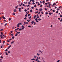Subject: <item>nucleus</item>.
Instances as JSON below:
<instances>
[{"label": "nucleus", "instance_id": "nucleus-1", "mask_svg": "<svg viewBox=\"0 0 62 62\" xmlns=\"http://www.w3.org/2000/svg\"><path fill=\"white\" fill-rule=\"evenodd\" d=\"M20 23H19L17 25V27H19V25H20Z\"/></svg>", "mask_w": 62, "mask_h": 62}, {"label": "nucleus", "instance_id": "nucleus-2", "mask_svg": "<svg viewBox=\"0 0 62 62\" xmlns=\"http://www.w3.org/2000/svg\"><path fill=\"white\" fill-rule=\"evenodd\" d=\"M35 21H36L37 23H38V18H36L35 19Z\"/></svg>", "mask_w": 62, "mask_h": 62}, {"label": "nucleus", "instance_id": "nucleus-3", "mask_svg": "<svg viewBox=\"0 0 62 62\" xmlns=\"http://www.w3.org/2000/svg\"><path fill=\"white\" fill-rule=\"evenodd\" d=\"M18 9H19L20 12H21V8H18Z\"/></svg>", "mask_w": 62, "mask_h": 62}, {"label": "nucleus", "instance_id": "nucleus-4", "mask_svg": "<svg viewBox=\"0 0 62 62\" xmlns=\"http://www.w3.org/2000/svg\"><path fill=\"white\" fill-rule=\"evenodd\" d=\"M2 18L3 19H6V18L5 17H4V16H2Z\"/></svg>", "mask_w": 62, "mask_h": 62}, {"label": "nucleus", "instance_id": "nucleus-5", "mask_svg": "<svg viewBox=\"0 0 62 62\" xmlns=\"http://www.w3.org/2000/svg\"><path fill=\"white\" fill-rule=\"evenodd\" d=\"M54 5H56V3H54V4L52 5V6H54Z\"/></svg>", "mask_w": 62, "mask_h": 62}, {"label": "nucleus", "instance_id": "nucleus-6", "mask_svg": "<svg viewBox=\"0 0 62 62\" xmlns=\"http://www.w3.org/2000/svg\"><path fill=\"white\" fill-rule=\"evenodd\" d=\"M14 12H17V10H16V9H15L14 10Z\"/></svg>", "mask_w": 62, "mask_h": 62}, {"label": "nucleus", "instance_id": "nucleus-7", "mask_svg": "<svg viewBox=\"0 0 62 62\" xmlns=\"http://www.w3.org/2000/svg\"><path fill=\"white\" fill-rule=\"evenodd\" d=\"M39 11H41L42 10V8L40 9H39Z\"/></svg>", "mask_w": 62, "mask_h": 62}, {"label": "nucleus", "instance_id": "nucleus-8", "mask_svg": "<svg viewBox=\"0 0 62 62\" xmlns=\"http://www.w3.org/2000/svg\"><path fill=\"white\" fill-rule=\"evenodd\" d=\"M34 21H32L31 22V23H32V24H33V23H34Z\"/></svg>", "mask_w": 62, "mask_h": 62}, {"label": "nucleus", "instance_id": "nucleus-9", "mask_svg": "<svg viewBox=\"0 0 62 62\" xmlns=\"http://www.w3.org/2000/svg\"><path fill=\"white\" fill-rule=\"evenodd\" d=\"M32 10L31 9L30 10V12H32Z\"/></svg>", "mask_w": 62, "mask_h": 62}, {"label": "nucleus", "instance_id": "nucleus-10", "mask_svg": "<svg viewBox=\"0 0 62 62\" xmlns=\"http://www.w3.org/2000/svg\"><path fill=\"white\" fill-rule=\"evenodd\" d=\"M18 35V34L17 33H16V35H15V36L16 37V36H17V35Z\"/></svg>", "mask_w": 62, "mask_h": 62}, {"label": "nucleus", "instance_id": "nucleus-11", "mask_svg": "<svg viewBox=\"0 0 62 62\" xmlns=\"http://www.w3.org/2000/svg\"><path fill=\"white\" fill-rule=\"evenodd\" d=\"M35 60V59H31V60Z\"/></svg>", "mask_w": 62, "mask_h": 62}, {"label": "nucleus", "instance_id": "nucleus-12", "mask_svg": "<svg viewBox=\"0 0 62 62\" xmlns=\"http://www.w3.org/2000/svg\"><path fill=\"white\" fill-rule=\"evenodd\" d=\"M22 30V28L20 29H19V31H21Z\"/></svg>", "mask_w": 62, "mask_h": 62}, {"label": "nucleus", "instance_id": "nucleus-13", "mask_svg": "<svg viewBox=\"0 0 62 62\" xmlns=\"http://www.w3.org/2000/svg\"><path fill=\"white\" fill-rule=\"evenodd\" d=\"M59 8H62V6H60V7H59Z\"/></svg>", "mask_w": 62, "mask_h": 62}, {"label": "nucleus", "instance_id": "nucleus-14", "mask_svg": "<svg viewBox=\"0 0 62 62\" xmlns=\"http://www.w3.org/2000/svg\"><path fill=\"white\" fill-rule=\"evenodd\" d=\"M27 22H30V20H27Z\"/></svg>", "mask_w": 62, "mask_h": 62}, {"label": "nucleus", "instance_id": "nucleus-15", "mask_svg": "<svg viewBox=\"0 0 62 62\" xmlns=\"http://www.w3.org/2000/svg\"><path fill=\"white\" fill-rule=\"evenodd\" d=\"M6 55H8V53H7V52H6Z\"/></svg>", "mask_w": 62, "mask_h": 62}, {"label": "nucleus", "instance_id": "nucleus-16", "mask_svg": "<svg viewBox=\"0 0 62 62\" xmlns=\"http://www.w3.org/2000/svg\"><path fill=\"white\" fill-rule=\"evenodd\" d=\"M11 47V45H10L8 47V48H10Z\"/></svg>", "mask_w": 62, "mask_h": 62}, {"label": "nucleus", "instance_id": "nucleus-17", "mask_svg": "<svg viewBox=\"0 0 62 62\" xmlns=\"http://www.w3.org/2000/svg\"><path fill=\"white\" fill-rule=\"evenodd\" d=\"M14 41H13V42H11V44H13V43H14Z\"/></svg>", "mask_w": 62, "mask_h": 62}, {"label": "nucleus", "instance_id": "nucleus-18", "mask_svg": "<svg viewBox=\"0 0 62 62\" xmlns=\"http://www.w3.org/2000/svg\"><path fill=\"white\" fill-rule=\"evenodd\" d=\"M12 39H14V36H13L12 37Z\"/></svg>", "mask_w": 62, "mask_h": 62}, {"label": "nucleus", "instance_id": "nucleus-19", "mask_svg": "<svg viewBox=\"0 0 62 62\" xmlns=\"http://www.w3.org/2000/svg\"><path fill=\"white\" fill-rule=\"evenodd\" d=\"M9 21H10V20H11V18H9Z\"/></svg>", "mask_w": 62, "mask_h": 62}, {"label": "nucleus", "instance_id": "nucleus-20", "mask_svg": "<svg viewBox=\"0 0 62 62\" xmlns=\"http://www.w3.org/2000/svg\"><path fill=\"white\" fill-rule=\"evenodd\" d=\"M6 25H7V23H6V24H5L4 26H6Z\"/></svg>", "mask_w": 62, "mask_h": 62}, {"label": "nucleus", "instance_id": "nucleus-21", "mask_svg": "<svg viewBox=\"0 0 62 62\" xmlns=\"http://www.w3.org/2000/svg\"><path fill=\"white\" fill-rule=\"evenodd\" d=\"M13 15H15V13H14L13 14Z\"/></svg>", "mask_w": 62, "mask_h": 62}, {"label": "nucleus", "instance_id": "nucleus-22", "mask_svg": "<svg viewBox=\"0 0 62 62\" xmlns=\"http://www.w3.org/2000/svg\"><path fill=\"white\" fill-rule=\"evenodd\" d=\"M45 10H47V9H48V8H45Z\"/></svg>", "mask_w": 62, "mask_h": 62}, {"label": "nucleus", "instance_id": "nucleus-23", "mask_svg": "<svg viewBox=\"0 0 62 62\" xmlns=\"http://www.w3.org/2000/svg\"><path fill=\"white\" fill-rule=\"evenodd\" d=\"M39 52L40 53H42V52H41V51L40 50H39Z\"/></svg>", "mask_w": 62, "mask_h": 62}, {"label": "nucleus", "instance_id": "nucleus-24", "mask_svg": "<svg viewBox=\"0 0 62 62\" xmlns=\"http://www.w3.org/2000/svg\"><path fill=\"white\" fill-rule=\"evenodd\" d=\"M36 15H35L34 17V18H36Z\"/></svg>", "mask_w": 62, "mask_h": 62}, {"label": "nucleus", "instance_id": "nucleus-25", "mask_svg": "<svg viewBox=\"0 0 62 62\" xmlns=\"http://www.w3.org/2000/svg\"><path fill=\"white\" fill-rule=\"evenodd\" d=\"M31 3H30V1H29L28 2V4L30 5V4H31Z\"/></svg>", "mask_w": 62, "mask_h": 62}, {"label": "nucleus", "instance_id": "nucleus-26", "mask_svg": "<svg viewBox=\"0 0 62 62\" xmlns=\"http://www.w3.org/2000/svg\"><path fill=\"white\" fill-rule=\"evenodd\" d=\"M20 32H17V34H20Z\"/></svg>", "mask_w": 62, "mask_h": 62}, {"label": "nucleus", "instance_id": "nucleus-27", "mask_svg": "<svg viewBox=\"0 0 62 62\" xmlns=\"http://www.w3.org/2000/svg\"><path fill=\"white\" fill-rule=\"evenodd\" d=\"M37 55H38V56H39V55L40 54H39L38 53H37Z\"/></svg>", "mask_w": 62, "mask_h": 62}, {"label": "nucleus", "instance_id": "nucleus-28", "mask_svg": "<svg viewBox=\"0 0 62 62\" xmlns=\"http://www.w3.org/2000/svg\"><path fill=\"white\" fill-rule=\"evenodd\" d=\"M38 21H40L41 20V19L39 18V19L38 20Z\"/></svg>", "mask_w": 62, "mask_h": 62}, {"label": "nucleus", "instance_id": "nucleus-29", "mask_svg": "<svg viewBox=\"0 0 62 62\" xmlns=\"http://www.w3.org/2000/svg\"><path fill=\"white\" fill-rule=\"evenodd\" d=\"M46 14H48V12H46Z\"/></svg>", "mask_w": 62, "mask_h": 62}, {"label": "nucleus", "instance_id": "nucleus-30", "mask_svg": "<svg viewBox=\"0 0 62 62\" xmlns=\"http://www.w3.org/2000/svg\"><path fill=\"white\" fill-rule=\"evenodd\" d=\"M3 58V57H2V56H0V58Z\"/></svg>", "mask_w": 62, "mask_h": 62}, {"label": "nucleus", "instance_id": "nucleus-31", "mask_svg": "<svg viewBox=\"0 0 62 62\" xmlns=\"http://www.w3.org/2000/svg\"><path fill=\"white\" fill-rule=\"evenodd\" d=\"M5 41H3V44H4L5 43Z\"/></svg>", "mask_w": 62, "mask_h": 62}, {"label": "nucleus", "instance_id": "nucleus-32", "mask_svg": "<svg viewBox=\"0 0 62 62\" xmlns=\"http://www.w3.org/2000/svg\"><path fill=\"white\" fill-rule=\"evenodd\" d=\"M34 7H37V5H35L34 6Z\"/></svg>", "mask_w": 62, "mask_h": 62}, {"label": "nucleus", "instance_id": "nucleus-33", "mask_svg": "<svg viewBox=\"0 0 62 62\" xmlns=\"http://www.w3.org/2000/svg\"><path fill=\"white\" fill-rule=\"evenodd\" d=\"M38 18H39V16H37V18L36 19H38Z\"/></svg>", "mask_w": 62, "mask_h": 62}, {"label": "nucleus", "instance_id": "nucleus-34", "mask_svg": "<svg viewBox=\"0 0 62 62\" xmlns=\"http://www.w3.org/2000/svg\"><path fill=\"white\" fill-rule=\"evenodd\" d=\"M60 61V60H59L58 61H57L56 62H59Z\"/></svg>", "mask_w": 62, "mask_h": 62}, {"label": "nucleus", "instance_id": "nucleus-35", "mask_svg": "<svg viewBox=\"0 0 62 62\" xmlns=\"http://www.w3.org/2000/svg\"><path fill=\"white\" fill-rule=\"evenodd\" d=\"M42 5H41V4L40 5V7H42Z\"/></svg>", "mask_w": 62, "mask_h": 62}, {"label": "nucleus", "instance_id": "nucleus-36", "mask_svg": "<svg viewBox=\"0 0 62 62\" xmlns=\"http://www.w3.org/2000/svg\"><path fill=\"white\" fill-rule=\"evenodd\" d=\"M43 4H44V3H45V2H44V1H43Z\"/></svg>", "mask_w": 62, "mask_h": 62}, {"label": "nucleus", "instance_id": "nucleus-37", "mask_svg": "<svg viewBox=\"0 0 62 62\" xmlns=\"http://www.w3.org/2000/svg\"><path fill=\"white\" fill-rule=\"evenodd\" d=\"M30 15V14H29L28 15V17H29Z\"/></svg>", "mask_w": 62, "mask_h": 62}, {"label": "nucleus", "instance_id": "nucleus-38", "mask_svg": "<svg viewBox=\"0 0 62 62\" xmlns=\"http://www.w3.org/2000/svg\"><path fill=\"white\" fill-rule=\"evenodd\" d=\"M24 20H26V17H25V18H24Z\"/></svg>", "mask_w": 62, "mask_h": 62}, {"label": "nucleus", "instance_id": "nucleus-39", "mask_svg": "<svg viewBox=\"0 0 62 62\" xmlns=\"http://www.w3.org/2000/svg\"><path fill=\"white\" fill-rule=\"evenodd\" d=\"M27 11V10H26V9L24 10V11L26 12Z\"/></svg>", "mask_w": 62, "mask_h": 62}, {"label": "nucleus", "instance_id": "nucleus-40", "mask_svg": "<svg viewBox=\"0 0 62 62\" xmlns=\"http://www.w3.org/2000/svg\"><path fill=\"white\" fill-rule=\"evenodd\" d=\"M31 8H32V9H33L34 8V7H31Z\"/></svg>", "mask_w": 62, "mask_h": 62}, {"label": "nucleus", "instance_id": "nucleus-41", "mask_svg": "<svg viewBox=\"0 0 62 62\" xmlns=\"http://www.w3.org/2000/svg\"><path fill=\"white\" fill-rule=\"evenodd\" d=\"M1 39H3L4 38V37H1Z\"/></svg>", "mask_w": 62, "mask_h": 62}, {"label": "nucleus", "instance_id": "nucleus-42", "mask_svg": "<svg viewBox=\"0 0 62 62\" xmlns=\"http://www.w3.org/2000/svg\"><path fill=\"white\" fill-rule=\"evenodd\" d=\"M28 27H30V28H31V26H30L29 25L28 26Z\"/></svg>", "mask_w": 62, "mask_h": 62}, {"label": "nucleus", "instance_id": "nucleus-43", "mask_svg": "<svg viewBox=\"0 0 62 62\" xmlns=\"http://www.w3.org/2000/svg\"><path fill=\"white\" fill-rule=\"evenodd\" d=\"M16 8H18V7L17 6L16 7Z\"/></svg>", "mask_w": 62, "mask_h": 62}, {"label": "nucleus", "instance_id": "nucleus-44", "mask_svg": "<svg viewBox=\"0 0 62 62\" xmlns=\"http://www.w3.org/2000/svg\"><path fill=\"white\" fill-rule=\"evenodd\" d=\"M40 4H42V2L40 1Z\"/></svg>", "mask_w": 62, "mask_h": 62}, {"label": "nucleus", "instance_id": "nucleus-45", "mask_svg": "<svg viewBox=\"0 0 62 62\" xmlns=\"http://www.w3.org/2000/svg\"><path fill=\"white\" fill-rule=\"evenodd\" d=\"M24 24H26V23L25 22H24Z\"/></svg>", "mask_w": 62, "mask_h": 62}, {"label": "nucleus", "instance_id": "nucleus-46", "mask_svg": "<svg viewBox=\"0 0 62 62\" xmlns=\"http://www.w3.org/2000/svg\"><path fill=\"white\" fill-rule=\"evenodd\" d=\"M41 13H42V14H43V12H41Z\"/></svg>", "mask_w": 62, "mask_h": 62}, {"label": "nucleus", "instance_id": "nucleus-47", "mask_svg": "<svg viewBox=\"0 0 62 62\" xmlns=\"http://www.w3.org/2000/svg\"><path fill=\"white\" fill-rule=\"evenodd\" d=\"M40 12H39V13H38V14H39H39H40Z\"/></svg>", "mask_w": 62, "mask_h": 62}, {"label": "nucleus", "instance_id": "nucleus-48", "mask_svg": "<svg viewBox=\"0 0 62 62\" xmlns=\"http://www.w3.org/2000/svg\"><path fill=\"white\" fill-rule=\"evenodd\" d=\"M38 59H37L35 61H38Z\"/></svg>", "mask_w": 62, "mask_h": 62}, {"label": "nucleus", "instance_id": "nucleus-49", "mask_svg": "<svg viewBox=\"0 0 62 62\" xmlns=\"http://www.w3.org/2000/svg\"><path fill=\"white\" fill-rule=\"evenodd\" d=\"M45 5H46L47 4V3H45Z\"/></svg>", "mask_w": 62, "mask_h": 62}, {"label": "nucleus", "instance_id": "nucleus-50", "mask_svg": "<svg viewBox=\"0 0 62 62\" xmlns=\"http://www.w3.org/2000/svg\"><path fill=\"white\" fill-rule=\"evenodd\" d=\"M49 6H51V4H50V3H49Z\"/></svg>", "mask_w": 62, "mask_h": 62}, {"label": "nucleus", "instance_id": "nucleus-51", "mask_svg": "<svg viewBox=\"0 0 62 62\" xmlns=\"http://www.w3.org/2000/svg\"><path fill=\"white\" fill-rule=\"evenodd\" d=\"M31 18V16H30V17H29L28 18H29V19H30V18Z\"/></svg>", "mask_w": 62, "mask_h": 62}, {"label": "nucleus", "instance_id": "nucleus-52", "mask_svg": "<svg viewBox=\"0 0 62 62\" xmlns=\"http://www.w3.org/2000/svg\"><path fill=\"white\" fill-rule=\"evenodd\" d=\"M34 58H36V57H37L36 56H34Z\"/></svg>", "mask_w": 62, "mask_h": 62}, {"label": "nucleus", "instance_id": "nucleus-53", "mask_svg": "<svg viewBox=\"0 0 62 62\" xmlns=\"http://www.w3.org/2000/svg\"><path fill=\"white\" fill-rule=\"evenodd\" d=\"M12 32H13V31H11L10 32L11 33H12Z\"/></svg>", "mask_w": 62, "mask_h": 62}, {"label": "nucleus", "instance_id": "nucleus-54", "mask_svg": "<svg viewBox=\"0 0 62 62\" xmlns=\"http://www.w3.org/2000/svg\"><path fill=\"white\" fill-rule=\"evenodd\" d=\"M21 26H22V27H24V26L23 25H22Z\"/></svg>", "mask_w": 62, "mask_h": 62}, {"label": "nucleus", "instance_id": "nucleus-55", "mask_svg": "<svg viewBox=\"0 0 62 62\" xmlns=\"http://www.w3.org/2000/svg\"><path fill=\"white\" fill-rule=\"evenodd\" d=\"M11 35L12 36H13V34H11Z\"/></svg>", "mask_w": 62, "mask_h": 62}, {"label": "nucleus", "instance_id": "nucleus-56", "mask_svg": "<svg viewBox=\"0 0 62 62\" xmlns=\"http://www.w3.org/2000/svg\"><path fill=\"white\" fill-rule=\"evenodd\" d=\"M53 12H55V10H53Z\"/></svg>", "mask_w": 62, "mask_h": 62}, {"label": "nucleus", "instance_id": "nucleus-57", "mask_svg": "<svg viewBox=\"0 0 62 62\" xmlns=\"http://www.w3.org/2000/svg\"><path fill=\"white\" fill-rule=\"evenodd\" d=\"M27 15L26 14L25 15V17H27Z\"/></svg>", "mask_w": 62, "mask_h": 62}, {"label": "nucleus", "instance_id": "nucleus-58", "mask_svg": "<svg viewBox=\"0 0 62 62\" xmlns=\"http://www.w3.org/2000/svg\"><path fill=\"white\" fill-rule=\"evenodd\" d=\"M5 51H8V49H6V50H5Z\"/></svg>", "mask_w": 62, "mask_h": 62}, {"label": "nucleus", "instance_id": "nucleus-59", "mask_svg": "<svg viewBox=\"0 0 62 62\" xmlns=\"http://www.w3.org/2000/svg\"><path fill=\"white\" fill-rule=\"evenodd\" d=\"M32 0L33 2H35V0Z\"/></svg>", "mask_w": 62, "mask_h": 62}, {"label": "nucleus", "instance_id": "nucleus-60", "mask_svg": "<svg viewBox=\"0 0 62 62\" xmlns=\"http://www.w3.org/2000/svg\"><path fill=\"white\" fill-rule=\"evenodd\" d=\"M38 13V11H37V12H36L35 13Z\"/></svg>", "mask_w": 62, "mask_h": 62}, {"label": "nucleus", "instance_id": "nucleus-61", "mask_svg": "<svg viewBox=\"0 0 62 62\" xmlns=\"http://www.w3.org/2000/svg\"><path fill=\"white\" fill-rule=\"evenodd\" d=\"M56 13H58V11H57L56 12Z\"/></svg>", "mask_w": 62, "mask_h": 62}, {"label": "nucleus", "instance_id": "nucleus-62", "mask_svg": "<svg viewBox=\"0 0 62 62\" xmlns=\"http://www.w3.org/2000/svg\"><path fill=\"white\" fill-rule=\"evenodd\" d=\"M60 17H62V16L61 15L60 16Z\"/></svg>", "mask_w": 62, "mask_h": 62}, {"label": "nucleus", "instance_id": "nucleus-63", "mask_svg": "<svg viewBox=\"0 0 62 62\" xmlns=\"http://www.w3.org/2000/svg\"><path fill=\"white\" fill-rule=\"evenodd\" d=\"M27 7H30V6L29 5H28L27 6Z\"/></svg>", "mask_w": 62, "mask_h": 62}, {"label": "nucleus", "instance_id": "nucleus-64", "mask_svg": "<svg viewBox=\"0 0 62 62\" xmlns=\"http://www.w3.org/2000/svg\"><path fill=\"white\" fill-rule=\"evenodd\" d=\"M51 14H52V13H49V15H51Z\"/></svg>", "mask_w": 62, "mask_h": 62}]
</instances>
